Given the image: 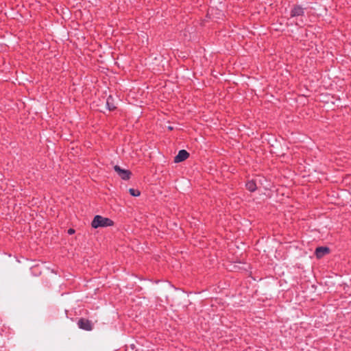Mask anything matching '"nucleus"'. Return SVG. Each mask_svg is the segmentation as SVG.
Returning <instances> with one entry per match:
<instances>
[{
  "mask_svg": "<svg viewBox=\"0 0 351 351\" xmlns=\"http://www.w3.org/2000/svg\"><path fill=\"white\" fill-rule=\"evenodd\" d=\"M113 225V221L107 217L101 215H96L92 221L91 226L93 228L100 227H108Z\"/></svg>",
  "mask_w": 351,
  "mask_h": 351,
  "instance_id": "obj_1",
  "label": "nucleus"
},
{
  "mask_svg": "<svg viewBox=\"0 0 351 351\" xmlns=\"http://www.w3.org/2000/svg\"><path fill=\"white\" fill-rule=\"evenodd\" d=\"M114 169L116 171V173L119 175V176L123 180H127L130 179L131 172L129 170L121 169L119 165H114Z\"/></svg>",
  "mask_w": 351,
  "mask_h": 351,
  "instance_id": "obj_2",
  "label": "nucleus"
},
{
  "mask_svg": "<svg viewBox=\"0 0 351 351\" xmlns=\"http://www.w3.org/2000/svg\"><path fill=\"white\" fill-rule=\"evenodd\" d=\"M189 156V154L184 149L179 151L178 155L174 158L175 162H180L184 161Z\"/></svg>",
  "mask_w": 351,
  "mask_h": 351,
  "instance_id": "obj_3",
  "label": "nucleus"
},
{
  "mask_svg": "<svg viewBox=\"0 0 351 351\" xmlns=\"http://www.w3.org/2000/svg\"><path fill=\"white\" fill-rule=\"evenodd\" d=\"M78 326L80 328L86 330H92V324L89 320L81 319L78 322Z\"/></svg>",
  "mask_w": 351,
  "mask_h": 351,
  "instance_id": "obj_4",
  "label": "nucleus"
},
{
  "mask_svg": "<svg viewBox=\"0 0 351 351\" xmlns=\"http://www.w3.org/2000/svg\"><path fill=\"white\" fill-rule=\"evenodd\" d=\"M329 252V248L326 247H319L315 250L317 258H320Z\"/></svg>",
  "mask_w": 351,
  "mask_h": 351,
  "instance_id": "obj_5",
  "label": "nucleus"
},
{
  "mask_svg": "<svg viewBox=\"0 0 351 351\" xmlns=\"http://www.w3.org/2000/svg\"><path fill=\"white\" fill-rule=\"evenodd\" d=\"M304 14V10L300 6H295L291 11V16L292 17L302 16Z\"/></svg>",
  "mask_w": 351,
  "mask_h": 351,
  "instance_id": "obj_6",
  "label": "nucleus"
},
{
  "mask_svg": "<svg viewBox=\"0 0 351 351\" xmlns=\"http://www.w3.org/2000/svg\"><path fill=\"white\" fill-rule=\"evenodd\" d=\"M106 105L110 110H112L116 108V106L113 102V98L109 96L106 100Z\"/></svg>",
  "mask_w": 351,
  "mask_h": 351,
  "instance_id": "obj_7",
  "label": "nucleus"
},
{
  "mask_svg": "<svg viewBox=\"0 0 351 351\" xmlns=\"http://www.w3.org/2000/svg\"><path fill=\"white\" fill-rule=\"evenodd\" d=\"M246 187L251 192H253L256 189V183L253 180H251V181H249L248 182H247Z\"/></svg>",
  "mask_w": 351,
  "mask_h": 351,
  "instance_id": "obj_8",
  "label": "nucleus"
},
{
  "mask_svg": "<svg viewBox=\"0 0 351 351\" xmlns=\"http://www.w3.org/2000/svg\"><path fill=\"white\" fill-rule=\"evenodd\" d=\"M129 193L131 195L134 197H138L140 195L141 193L138 190L134 189H130Z\"/></svg>",
  "mask_w": 351,
  "mask_h": 351,
  "instance_id": "obj_9",
  "label": "nucleus"
},
{
  "mask_svg": "<svg viewBox=\"0 0 351 351\" xmlns=\"http://www.w3.org/2000/svg\"><path fill=\"white\" fill-rule=\"evenodd\" d=\"M74 232H75V230H74L73 229H71H71H69V230H68V233H69V234H73Z\"/></svg>",
  "mask_w": 351,
  "mask_h": 351,
  "instance_id": "obj_10",
  "label": "nucleus"
},
{
  "mask_svg": "<svg viewBox=\"0 0 351 351\" xmlns=\"http://www.w3.org/2000/svg\"><path fill=\"white\" fill-rule=\"evenodd\" d=\"M168 128H169V130H171L173 129V128H172V127H171V126H169Z\"/></svg>",
  "mask_w": 351,
  "mask_h": 351,
  "instance_id": "obj_11",
  "label": "nucleus"
}]
</instances>
